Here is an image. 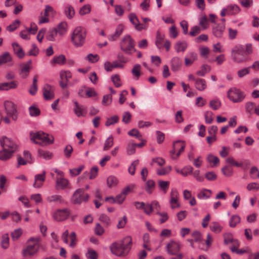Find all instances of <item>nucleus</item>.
<instances>
[{
    "instance_id": "obj_60",
    "label": "nucleus",
    "mask_w": 259,
    "mask_h": 259,
    "mask_svg": "<svg viewBox=\"0 0 259 259\" xmlns=\"http://www.w3.org/2000/svg\"><path fill=\"white\" fill-rule=\"evenodd\" d=\"M73 150V148L70 145H67L65 147L64 150V154L66 158H69L71 157Z\"/></svg>"
},
{
    "instance_id": "obj_15",
    "label": "nucleus",
    "mask_w": 259,
    "mask_h": 259,
    "mask_svg": "<svg viewBox=\"0 0 259 259\" xmlns=\"http://www.w3.org/2000/svg\"><path fill=\"white\" fill-rule=\"evenodd\" d=\"M166 251L170 255L177 254L180 251V245L179 243L171 240L166 245Z\"/></svg>"
},
{
    "instance_id": "obj_39",
    "label": "nucleus",
    "mask_w": 259,
    "mask_h": 259,
    "mask_svg": "<svg viewBox=\"0 0 259 259\" xmlns=\"http://www.w3.org/2000/svg\"><path fill=\"white\" fill-rule=\"evenodd\" d=\"M31 67L28 64H24L22 67L20 75L23 78H26L29 75Z\"/></svg>"
},
{
    "instance_id": "obj_8",
    "label": "nucleus",
    "mask_w": 259,
    "mask_h": 259,
    "mask_svg": "<svg viewBox=\"0 0 259 259\" xmlns=\"http://www.w3.org/2000/svg\"><path fill=\"white\" fill-rule=\"evenodd\" d=\"M165 35L161 33L159 31L156 32V36L155 39V45L159 49H162L164 47L165 48L166 51H169L170 48V42L168 40H165Z\"/></svg>"
},
{
    "instance_id": "obj_51",
    "label": "nucleus",
    "mask_w": 259,
    "mask_h": 259,
    "mask_svg": "<svg viewBox=\"0 0 259 259\" xmlns=\"http://www.w3.org/2000/svg\"><path fill=\"white\" fill-rule=\"evenodd\" d=\"M210 229L211 231L215 233H219L222 231V227L217 222H213L209 226Z\"/></svg>"
},
{
    "instance_id": "obj_6",
    "label": "nucleus",
    "mask_w": 259,
    "mask_h": 259,
    "mask_svg": "<svg viewBox=\"0 0 259 259\" xmlns=\"http://www.w3.org/2000/svg\"><path fill=\"white\" fill-rule=\"evenodd\" d=\"M89 198V195L84 193L83 189H77L72 195L71 201L74 204H80L82 202H87Z\"/></svg>"
},
{
    "instance_id": "obj_50",
    "label": "nucleus",
    "mask_w": 259,
    "mask_h": 259,
    "mask_svg": "<svg viewBox=\"0 0 259 259\" xmlns=\"http://www.w3.org/2000/svg\"><path fill=\"white\" fill-rule=\"evenodd\" d=\"M226 162L237 167H241L243 165L242 163L236 161L233 157H228L226 159Z\"/></svg>"
},
{
    "instance_id": "obj_32",
    "label": "nucleus",
    "mask_w": 259,
    "mask_h": 259,
    "mask_svg": "<svg viewBox=\"0 0 259 259\" xmlns=\"http://www.w3.org/2000/svg\"><path fill=\"white\" fill-rule=\"evenodd\" d=\"M55 29L57 30L58 33L60 35H62L64 34L67 29V24L65 22H62L60 23L56 28Z\"/></svg>"
},
{
    "instance_id": "obj_35",
    "label": "nucleus",
    "mask_w": 259,
    "mask_h": 259,
    "mask_svg": "<svg viewBox=\"0 0 259 259\" xmlns=\"http://www.w3.org/2000/svg\"><path fill=\"white\" fill-rule=\"evenodd\" d=\"M1 246L4 249H7L9 247V237L7 233L4 234L2 236Z\"/></svg>"
},
{
    "instance_id": "obj_24",
    "label": "nucleus",
    "mask_w": 259,
    "mask_h": 259,
    "mask_svg": "<svg viewBox=\"0 0 259 259\" xmlns=\"http://www.w3.org/2000/svg\"><path fill=\"white\" fill-rule=\"evenodd\" d=\"M147 207H148V209H146L145 210V213L148 215H149L152 213L154 208L156 209L158 211L160 209V206L158 202L156 200L152 201L151 204L147 203Z\"/></svg>"
},
{
    "instance_id": "obj_48",
    "label": "nucleus",
    "mask_w": 259,
    "mask_h": 259,
    "mask_svg": "<svg viewBox=\"0 0 259 259\" xmlns=\"http://www.w3.org/2000/svg\"><path fill=\"white\" fill-rule=\"evenodd\" d=\"M221 170L223 175L227 177L232 176L233 174V169L228 165H226L223 167Z\"/></svg>"
},
{
    "instance_id": "obj_31",
    "label": "nucleus",
    "mask_w": 259,
    "mask_h": 259,
    "mask_svg": "<svg viewBox=\"0 0 259 259\" xmlns=\"http://www.w3.org/2000/svg\"><path fill=\"white\" fill-rule=\"evenodd\" d=\"M188 46L187 43L185 41H177L175 45V49L177 53L183 52H184L187 49Z\"/></svg>"
},
{
    "instance_id": "obj_23",
    "label": "nucleus",
    "mask_w": 259,
    "mask_h": 259,
    "mask_svg": "<svg viewBox=\"0 0 259 259\" xmlns=\"http://www.w3.org/2000/svg\"><path fill=\"white\" fill-rule=\"evenodd\" d=\"M182 65V62L179 57H174L170 62V67L172 71L174 72L178 71L180 70Z\"/></svg>"
},
{
    "instance_id": "obj_16",
    "label": "nucleus",
    "mask_w": 259,
    "mask_h": 259,
    "mask_svg": "<svg viewBox=\"0 0 259 259\" xmlns=\"http://www.w3.org/2000/svg\"><path fill=\"white\" fill-rule=\"evenodd\" d=\"M46 171H44L42 174H37L34 176V182L33 184V187L39 188L41 187L46 180Z\"/></svg>"
},
{
    "instance_id": "obj_30",
    "label": "nucleus",
    "mask_w": 259,
    "mask_h": 259,
    "mask_svg": "<svg viewBox=\"0 0 259 259\" xmlns=\"http://www.w3.org/2000/svg\"><path fill=\"white\" fill-rule=\"evenodd\" d=\"M14 152L9 150H5L4 148L0 151V160L3 161H6L11 158Z\"/></svg>"
},
{
    "instance_id": "obj_49",
    "label": "nucleus",
    "mask_w": 259,
    "mask_h": 259,
    "mask_svg": "<svg viewBox=\"0 0 259 259\" xmlns=\"http://www.w3.org/2000/svg\"><path fill=\"white\" fill-rule=\"evenodd\" d=\"M136 143H129L126 148V153L128 155L134 154L136 152Z\"/></svg>"
},
{
    "instance_id": "obj_28",
    "label": "nucleus",
    "mask_w": 259,
    "mask_h": 259,
    "mask_svg": "<svg viewBox=\"0 0 259 259\" xmlns=\"http://www.w3.org/2000/svg\"><path fill=\"white\" fill-rule=\"evenodd\" d=\"M66 62V58L64 55H60L58 56L54 57L53 60L51 61V64L52 65L58 64L62 65L65 64Z\"/></svg>"
},
{
    "instance_id": "obj_44",
    "label": "nucleus",
    "mask_w": 259,
    "mask_h": 259,
    "mask_svg": "<svg viewBox=\"0 0 259 259\" xmlns=\"http://www.w3.org/2000/svg\"><path fill=\"white\" fill-rule=\"evenodd\" d=\"M249 173L252 179L256 180L259 179V170L257 167H251Z\"/></svg>"
},
{
    "instance_id": "obj_5",
    "label": "nucleus",
    "mask_w": 259,
    "mask_h": 259,
    "mask_svg": "<svg viewBox=\"0 0 259 259\" xmlns=\"http://www.w3.org/2000/svg\"><path fill=\"white\" fill-rule=\"evenodd\" d=\"M120 47L121 50L127 54L131 55L132 51H137L135 48L134 41L129 35L123 37L120 43Z\"/></svg>"
},
{
    "instance_id": "obj_40",
    "label": "nucleus",
    "mask_w": 259,
    "mask_h": 259,
    "mask_svg": "<svg viewBox=\"0 0 259 259\" xmlns=\"http://www.w3.org/2000/svg\"><path fill=\"white\" fill-rule=\"evenodd\" d=\"M38 154L40 157H41L46 160L51 159L53 156L52 153L42 149H39L38 150Z\"/></svg>"
},
{
    "instance_id": "obj_4",
    "label": "nucleus",
    "mask_w": 259,
    "mask_h": 259,
    "mask_svg": "<svg viewBox=\"0 0 259 259\" xmlns=\"http://www.w3.org/2000/svg\"><path fill=\"white\" fill-rule=\"evenodd\" d=\"M231 56L233 60L236 63H240L245 61L246 56L244 47L240 45L235 46L231 51Z\"/></svg>"
},
{
    "instance_id": "obj_9",
    "label": "nucleus",
    "mask_w": 259,
    "mask_h": 259,
    "mask_svg": "<svg viewBox=\"0 0 259 259\" xmlns=\"http://www.w3.org/2000/svg\"><path fill=\"white\" fill-rule=\"evenodd\" d=\"M5 109L7 115L11 117L13 120H16L18 113L16 105L11 101H7L4 103Z\"/></svg>"
},
{
    "instance_id": "obj_37",
    "label": "nucleus",
    "mask_w": 259,
    "mask_h": 259,
    "mask_svg": "<svg viewBox=\"0 0 259 259\" xmlns=\"http://www.w3.org/2000/svg\"><path fill=\"white\" fill-rule=\"evenodd\" d=\"M29 114L31 116L36 117L40 115L39 109L35 105H32L29 107Z\"/></svg>"
},
{
    "instance_id": "obj_59",
    "label": "nucleus",
    "mask_w": 259,
    "mask_h": 259,
    "mask_svg": "<svg viewBox=\"0 0 259 259\" xmlns=\"http://www.w3.org/2000/svg\"><path fill=\"white\" fill-rule=\"evenodd\" d=\"M84 168L83 165H81L77 168L70 169L69 170L70 174L72 177H75L78 175Z\"/></svg>"
},
{
    "instance_id": "obj_20",
    "label": "nucleus",
    "mask_w": 259,
    "mask_h": 259,
    "mask_svg": "<svg viewBox=\"0 0 259 259\" xmlns=\"http://www.w3.org/2000/svg\"><path fill=\"white\" fill-rule=\"evenodd\" d=\"M218 130V128L216 125H212L209 127L208 133L210 136L206 138V141L209 144H211L210 139H213V141H215L217 140L216 134Z\"/></svg>"
},
{
    "instance_id": "obj_42",
    "label": "nucleus",
    "mask_w": 259,
    "mask_h": 259,
    "mask_svg": "<svg viewBox=\"0 0 259 259\" xmlns=\"http://www.w3.org/2000/svg\"><path fill=\"white\" fill-rule=\"evenodd\" d=\"M114 144L113 137L112 136H110L105 141L103 150L107 151L110 148H111Z\"/></svg>"
},
{
    "instance_id": "obj_46",
    "label": "nucleus",
    "mask_w": 259,
    "mask_h": 259,
    "mask_svg": "<svg viewBox=\"0 0 259 259\" xmlns=\"http://www.w3.org/2000/svg\"><path fill=\"white\" fill-rule=\"evenodd\" d=\"M206 160L208 163H213V165L218 164L220 161L217 156H214L211 154H209L207 155Z\"/></svg>"
},
{
    "instance_id": "obj_43",
    "label": "nucleus",
    "mask_w": 259,
    "mask_h": 259,
    "mask_svg": "<svg viewBox=\"0 0 259 259\" xmlns=\"http://www.w3.org/2000/svg\"><path fill=\"white\" fill-rule=\"evenodd\" d=\"M131 72L133 76L136 77L137 79H138L141 75V65L138 64L135 65L132 68Z\"/></svg>"
},
{
    "instance_id": "obj_18",
    "label": "nucleus",
    "mask_w": 259,
    "mask_h": 259,
    "mask_svg": "<svg viewBox=\"0 0 259 259\" xmlns=\"http://www.w3.org/2000/svg\"><path fill=\"white\" fill-rule=\"evenodd\" d=\"M225 29V26L224 24H219L215 23L212 27V33L216 37L221 38L223 35Z\"/></svg>"
},
{
    "instance_id": "obj_62",
    "label": "nucleus",
    "mask_w": 259,
    "mask_h": 259,
    "mask_svg": "<svg viewBox=\"0 0 259 259\" xmlns=\"http://www.w3.org/2000/svg\"><path fill=\"white\" fill-rule=\"evenodd\" d=\"M91 12V7L90 5H85L81 7L79 13L80 15H84L89 14Z\"/></svg>"
},
{
    "instance_id": "obj_13",
    "label": "nucleus",
    "mask_w": 259,
    "mask_h": 259,
    "mask_svg": "<svg viewBox=\"0 0 259 259\" xmlns=\"http://www.w3.org/2000/svg\"><path fill=\"white\" fill-rule=\"evenodd\" d=\"M129 20L134 25L135 29L138 31L145 30L147 28V26L146 25L140 23L138 18L134 13H131L129 15Z\"/></svg>"
},
{
    "instance_id": "obj_61",
    "label": "nucleus",
    "mask_w": 259,
    "mask_h": 259,
    "mask_svg": "<svg viewBox=\"0 0 259 259\" xmlns=\"http://www.w3.org/2000/svg\"><path fill=\"white\" fill-rule=\"evenodd\" d=\"M139 160H135L134 161L128 169V172L132 176L135 174V170L136 166L139 164Z\"/></svg>"
},
{
    "instance_id": "obj_55",
    "label": "nucleus",
    "mask_w": 259,
    "mask_h": 259,
    "mask_svg": "<svg viewBox=\"0 0 259 259\" xmlns=\"http://www.w3.org/2000/svg\"><path fill=\"white\" fill-rule=\"evenodd\" d=\"M118 181L116 178L114 176H109L107 180V183L109 187L116 186Z\"/></svg>"
},
{
    "instance_id": "obj_34",
    "label": "nucleus",
    "mask_w": 259,
    "mask_h": 259,
    "mask_svg": "<svg viewBox=\"0 0 259 259\" xmlns=\"http://www.w3.org/2000/svg\"><path fill=\"white\" fill-rule=\"evenodd\" d=\"M37 75L34 76L33 78L32 84L29 90V93L31 95H35L37 91Z\"/></svg>"
},
{
    "instance_id": "obj_12",
    "label": "nucleus",
    "mask_w": 259,
    "mask_h": 259,
    "mask_svg": "<svg viewBox=\"0 0 259 259\" xmlns=\"http://www.w3.org/2000/svg\"><path fill=\"white\" fill-rule=\"evenodd\" d=\"M40 247V243L29 244L23 250V255L24 256H31L34 255L38 251Z\"/></svg>"
},
{
    "instance_id": "obj_54",
    "label": "nucleus",
    "mask_w": 259,
    "mask_h": 259,
    "mask_svg": "<svg viewBox=\"0 0 259 259\" xmlns=\"http://www.w3.org/2000/svg\"><path fill=\"white\" fill-rule=\"evenodd\" d=\"M210 107L213 110H216L219 109L221 106V102L218 100H211L209 103Z\"/></svg>"
},
{
    "instance_id": "obj_41",
    "label": "nucleus",
    "mask_w": 259,
    "mask_h": 259,
    "mask_svg": "<svg viewBox=\"0 0 259 259\" xmlns=\"http://www.w3.org/2000/svg\"><path fill=\"white\" fill-rule=\"evenodd\" d=\"M240 217L238 215H233L229 221V226L231 228H234L240 222Z\"/></svg>"
},
{
    "instance_id": "obj_1",
    "label": "nucleus",
    "mask_w": 259,
    "mask_h": 259,
    "mask_svg": "<svg viewBox=\"0 0 259 259\" xmlns=\"http://www.w3.org/2000/svg\"><path fill=\"white\" fill-rule=\"evenodd\" d=\"M132 239L126 236L122 240L111 244L110 249L111 252L118 256H125L131 249Z\"/></svg>"
},
{
    "instance_id": "obj_21",
    "label": "nucleus",
    "mask_w": 259,
    "mask_h": 259,
    "mask_svg": "<svg viewBox=\"0 0 259 259\" xmlns=\"http://www.w3.org/2000/svg\"><path fill=\"white\" fill-rule=\"evenodd\" d=\"M123 27H124L122 24H118L116 28L114 33L109 35L108 37V39L111 41L116 40L122 34L123 30Z\"/></svg>"
},
{
    "instance_id": "obj_36",
    "label": "nucleus",
    "mask_w": 259,
    "mask_h": 259,
    "mask_svg": "<svg viewBox=\"0 0 259 259\" xmlns=\"http://www.w3.org/2000/svg\"><path fill=\"white\" fill-rule=\"evenodd\" d=\"M211 68L210 66L207 64H204L201 66V70L196 72V74L200 76H204L208 72H210Z\"/></svg>"
},
{
    "instance_id": "obj_22",
    "label": "nucleus",
    "mask_w": 259,
    "mask_h": 259,
    "mask_svg": "<svg viewBox=\"0 0 259 259\" xmlns=\"http://www.w3.org/2000/svg\"><path fill=\"white\" fill-rule=\"evenodd\" d=\"M18 83L16 81H12L10 82H4L0 83V91H8L16 89Z\"/></svg>"
},
{
    "instance_id": "obj_11",
    "label": "nucleus",
    "mask_w": 259,
    "mask_h": 259,
    "mask_svg": "<svg viewBox=\"0 0 259 259\" xmlns=\"http://www.w3.org/2000/svg\"><path fill=\"white\" fill-rule=\"evenodd\" d=\"M70 214L69 210L67 208L57 209L54 212L53 217L58 222L63 221L67 219Z\"/></svg>"
},
{
    "instance_id": "obj_64",
    "label": "nucleus",
    "mask_w": 259,
    "mask_h": 259,
    "mask_svg": "<svg viewBox=\"0 0 259 259\" xmlns=\"http://www.w3.org/2000/svg\"><path fill=\"white\" fill-rule=\"evenodd\" d=\"M100 221L106 226L110 224V219L109 217L105 214H101L99 217Z\"/></svg>"
},
{
    "instance_id": "obj_38",
    "label": "nucleus",
    "mask_w": 259,
    "mask_h": 259,
    "mask_svg": "<svg viewBox=\"0 0 259 259\" xmlns=\"http://www.w3.org/2000/svg\"><path fill=\"white\" fill-rule=\"evenodd\" d=\"M12 61V57L8 52H5L3 55H0V65L5 64Z\"/></svg>"
},
{
    "instance_id": "obj_25",
    "label": "nucleus",
    "mask_w": 259,
    "mask_h": 259,
    "mask_svg": "<svg viewBox=\"0 0 259 259\" xmlns=\"http://www.w3.org/2000/svg\"><path fill=\"white\" fill-rule=\"evenodd\" d=\"M68 184L69 181L67 179L63 177L57 178L56 180V188L57 190H63L68 186Z\"/></svg>"
},
{
    "instance_id": "obj_3",
    "label": "nucleus",
    "mask_w": 259,
    "mask_h": 259,
    "mask_svg": "<svg viewBox=\"0 0 259 259\" xmlns=\"http://www.w3.org/2000/svg\"><path fill=\"white\" fill-rule=\"evenodd\" d=\"M30 140L35 144L41 146L51 144L54 142V138L52 136L42 132L30 133Z\"/></svg>"
},
{
    "instance_id": "obj_27",
    "label": "nucleus",
    "mask_w": 259,
    "mask_h": 259,
    "mask_svg": "<svg viewBox=\"0 0 259 259\" xmlns=\"http://www.w3.org/2000/svg\"><path fill=\"white\" fill-rule=\"evenodd\" d=\"M47 200L50 203L56 202L59 204H63L65 203L64 199L59 195H53L48 196L47 198Z\"/></svg>"
},
{
    "instance_id": "obj_53",
    "label": "nucleus",
    "mask_w": 259,
    "mask_h": 259,
    "mask_svg": "<svg viewBox=\"0 0 259 259\" xmlns=\"http://www.w3.org/2000/svg\"><path fill=\"white\" fill-rule=\"evenodd\" d=\"M193 171V168L191 166H187L181 170V174L184 177H186L189 174H192Z\"/></svg>"
},
{
    "instance_id": "obj_17",
    "label": "nucleus",
    "mask_w": 259,
    "mask_h": 259,
    "mask_svg": "<svg viewBox=\"0 0 259 259\" xmlns=\"http://www.w3.org/2000/svg\"><path fill=\"white\" fill-rule=\"evenodd\" d=\"M43 96L47 100H50L54 98V89L50 84H46L42 89Z\"/></svg>"
},
{
    "instance_id": "obj_52",
    "label": "nucleus",
    "mask_w": 259,
    "mask_h": 259,
    "mask_svg": "<svg viewBox=\"0 0 259 259\" xmlns=\"http://www.w3.org/2000/svg\"><path fill=\"white\" fill-rule=\"evenodd\" d=\"M118 120H119V117L117 116H116V115L113 116L110 118H108L107 119V121L105 122V125L106 126H109L111 125L114 124L118 122Z\"/></svg>"
},
{
    "instance_id": "obj_63",
    "label": "nucleus",
    "mask_w": 259,
    "mask_h": 259,
    "mask_svg": "<svg viewBox=\"0 0 259 259\" xmlns=\"http://www.w3.org/2000/svg\"><path fill=\"white\" fill-rule=\"evenodd\" d=\"M133 204L134 206L136 207V209H143L144 210V212L146 209H148V207H147V204H146L143 202L135 201L134 202Z\"/></svg>"
},
{
    "instance_id": "obj_33",
    "label": "nucleus",
    "mask_w": 259,
    "mask_h": 259,
    "mask_svg": "<svg viewBox=\"0 0 259 259\" xmlns=\"http://www.w3.org/2000/svg\"><path fill=\"white\" fill-rule=\"evenodd\" d=\"M228 9V15H233L238 14L240 11V9L237 5H230L227 7Z\"/></svg>"
},
{
    "instance_id": "obj_26",
    "label": "nucleus",
    "mask_w": 259,
    "mask_h": 259,
    "mask_svg": "<svg viewBox=\"0 0 259 259\" xmlns=\"http://www.w3.org/2000/svg\"><path fill=\"white\" fill-rule=\"evenodd\" d=\"M195 87L199 91H203L207 88V84L204 79L197 78L195 80Z\"/></svg>"
},
{
    "instance_id": "obj_10",
    "label": "nucleus",
    "mask_w": 259,
    "mask_h": 259,
    "mask_svg": "<svg viewBox=\"0 0 259 259\" xmlns=\"http://www.w3.org/2000/svg\"><path fill=\"white\" fill-rule=\"evenodd\" d=\"M3 148L15 153L17 149V145L11 139L6 137H3L0 141Z\"/></svg>"
},
{
    "instance_id": "obj_58",
    "label": "nucleus",
    "mask_w": 259,
    "mask_h": 259,
    "mask_svg": "<svg viewBox=\"0 0 259 259\" xmlns=\"http://www.w3.org/2000/svg\"><path fill=\"white\" fill-rule=\"evenodd\" d=\"M111 80L116 87L119 88L121 85L120 79L118 74L113 75L111 77Z\"/></svg>"
},
{
    "instance_id": "obj_29",
    "label": "nucleus",
    "mask_w": 259,
    "mask_h": 259,
    "mask_svg": "<svg viewBox=\"0 0 259 259\" xmlns=\"http://www.w3.org/2000/svg\"><path fill=\"white\" fill-rule=\"evenodd\" d=\"M64 12L67 18L69 19H72L75 15V11L73 7L69 5H66Z\"/></svg>"
},
{
    "instance_id": "obj_56",
    "label": "nucleus",
    "mask_w": 259,
    "mask_h": 259,
    "mask_svg": "<svg viewBox=\"0 0 259 259\" xmlns=\"http://www.w3.org/2000/svg\"><path fill=\"white\" fill-rule=\"evenodd\" d=\"M128 135L131 137H135L136 138L141 140L142 136L139 131L136 128H133L128 132Z\"/></svg>"
},
{
    "instance_id": "obj_7",
    "label": "nucleus",
    "mask_w": 259,
    "mask_h": 259,
    "mask_svg": "<svg viewBox=\"0 0 259 259\" xmlns=\"http://www.w3.org/2000/svg\"><path fill=\"white\" fill-rule=\"evenodd\" d=\"M228 98L234 103L241 102L244 99V94L236 88H231L227 93Z\"/></svg>"
},
{
    "instance_id": "obj_14",
    "label": "nucleus",
    "mask_w": 259,
    "mask_h": 259,
    "mask_svg": "<svg viewBox=\"0 0 259 259\" xmlns=\"http://www.w3.org/2000/svg\"><path fill=\"white\" fill-rule=\"evenodd\" d=\"M60 80L59 83L62 88L65 89L68 87V82L72 77L71 73L68 71H61L60 73Z\"/></svg>"
},
{
    "instance_id": "obj_19",
    "label": "nucleus",
    "mask_w": 259,
    "mask_h": 259,
    "mask_svg": "<svg viewBox=\"0 0 259 259\" xmlns=\"http://www.w3.org/2000/svg\"><path fill=\"white\" fill-rule=\"evenodd\" d=\"M74 112L77 117L84 116L87 113V107L80 105L77 101H74Z\"/></svg>"
},
{
    "instance_id": "obj_47",
    "label": "nucleus",
    "mask_w": 259,
    "mask_h": 259,
    "mask_svg": "<svg viewBox=\"0 0 259 259\" xmlns=\"http://www.w3.org/2000/svg\"><path fill=\"white\" fill-rule=\"evenodd\" d=\"M20 21L19 20H16L11 24L7 27V30L9 32H13L15 31L19 26Z\"/></svg>"
},
{
    "instance_id": "obj_45",
    "label": "nucleus",
    "mask_w": 259,
    "mask_h": 259,
    "mask_svg": "<svg viewBox=\"0 0 259 259\" xmlns=\"http://www.w3.org/2000/svg\"><path fill=\"white\" fill-rule=\"evenodd\" d=\"M158 186L160 189L163 191L164 193H166V191L169 187V182L168 181H164L162 180L158 181Z\"/></svg>"
},
{
    "instance_id": "obj_57",
    "label": "nucleus",
    "mask_w": 259,
    "mask_h": 259,
    "mask_svg": "<svg viewBox=\"0 0 259 259\" xmlns=\"http://www.w3.org/2000/svg\"><path fill=\"white\" fill-rule=\"evenodd\" d=\"M155 182L152 180H149L147 181L146 184V190L149 194L152 193L151 189L155 187Z\"/></svg>"
},
{
    "instance_id": "obj_2",
    "label": "nucleus",
    "mask_w": 259,
    "mask_h": 259,
    "mask_svg": "<svg viewBox=\"0 0 259 259\" xmlns=\"http://www.w3.org/2000/svg\"><path fill=\"white\" fill-rule=\"evenodd\" d=\"M86 37V29L82 26H77L72 32L71 40L74 46L79 48L85 44Z\"/></svg>"
}]
</instances>
